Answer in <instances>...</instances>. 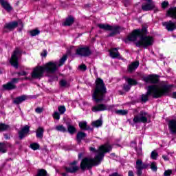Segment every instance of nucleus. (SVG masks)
Instances as JSON below:
<instances>
[{
	"instance_id": "f257e3e1",
	"label": "nucleus",
	"mask_w": 176,
	"mask_h": 176,
	"mask_svg": "<svg viewBox=\"0 0 176 176\" xmlns=\"http://www.w3.org/2000/svg\"><path fill=\"white\" fill-rule=\"evenodd\" d=\"M89 150L91 152H96L97 155L95 156L94 159L87 157L82 159L80 164L81 170H89V168H91L93 166H98V164H100L102 161V159H104L105 153L112 151V146L105 144L100 146L97 151H96V148L93 147H90Z\"/></svg>"
},
{
	"instance_id": "f03ea898",
	"label": "nucleus",
	"mask_w": 176,
	"mask_h": 176,
	"mask_svg": "<svg viewBox=\"0 0 176 176\" xmlns=\"http://www.w3.org/2000/svg\"><path fill=\"white\" fill-rule=\"evenodd\" d=\"M67 55H64L62 58L58 62H49L45 65L42 66L36 67L34 69L32 72V78L33 79H39L43 76V72L46 71L47 74H54L57 71L58 67H61L64 65L65 61H67Z\"/></svg>"
},
{
	"instance_id": "7ed1b4c3",
	"label": "nucleus",
	"mask_w": 176,
	"mask_h": 176,
	"mask_svg": "<svg viewBox=\"0 0 176 176\" xmlns=\"http://www.w3.org/2000/svg\"><path fill=\"white\" fill-rule=\"evenodd\" d=\"M171 89H173V85L168 84L148 86L147 93L142 96V101L146 102L149 99V96H152L153 98H160L163 96H168L171 93Z\"/></svg>"
},
{
	"instance_id": "20e7f679",
	"label": "nucleus",
	"mask_w": 176,
	"mask_h": 176,
	"mask_svg": "<svg viewBox=\"0 0 176 176\" xmlns=\"http://www.w3.org/2000/svg\"><path fill=\"white\" fill-rule=\"evenodd\" d=\"M140 36V40L135 42V45L138 47H148L153 45V37L142 36V31L141 30H135L132 34H129L126 41H137V38Z\"/></svg>"
},
{
	"instance_id": "39448f33",
	"label": "nucleus",
	"mask_w": 176,
	"mask_h": 176,
	"mask_svg": "<svg viewBox=\"0 0 176 176\" xmlns=\"http://www.w3.org/2000/svg\"><path fill=\"white\" fill-rule=\"evenodd\" d=\"M107 94V87L104 80L101 78H97L96 80V87L92 94V98L95 102L98 103L104 100V98Z\"/></svg>"
},
{
	"instance_id": "423d86ee",
	"label": "nucleus",
	"mask_w": 176,
	"mask_h": 176,
	"mask_svg": "<svg viewBox=\"0 0 176 176\" xmlns=\"http://www.w3.org/2000/svg\"><path fill=\"white\" fill-rule=\"evenodd\" d=\"M98 27L100 28V30H104L105 31H111L109 36H115L117 34H120L122 31L124 30V28L120 26H112L108 24H99Z\"/></svg>"
},
{
	"instance_id": "0eeeda50",
	"label": "nucleus",
	"mask_w": 176,
	"mask_h": 176,
	"mask_svg": "<svg viewBox=\"0 0 176 176\" xmlns=\"http://www.w3.org/2000/svg\"><path fill=\"white\" fill-rule=\"evenodd\" d=\"M151 118V116L144 111H142L138 115L135 116L133 118V122L137 123H146L148 122V119Z\"/></svg>"
},
{
	"instance_id": "6e6552de",
	"label": "nucleus",
	"mask_w": 176,
	"mask_h": 176,
	"mask_svg": "<svg viewBox=\"0 0 176 176\" xmlns=\"http://www.w3.org/2000/svg\"><path fill=\"white\" fill-rule=\"evenodd\" d=\"M21 55V50L16 48L10 60V63L14 68H19V56Z\"/></svg>"
},
{
	"instance_id": "1a4fd4ad",
	"label": "nucleus",
	"mask_w": 176,
	"mask_h": 176,
	"mask_svg": "<svg viewBox=\"0 0 176 176\" xmlns=\"http://www.w3.org/2000/svg\"><path fill=\"white\" fill-rule=\"evenodd\" d=\"M65 170L66 173H70L71 174H75L79 170V166H78V161H73L69 164V167L65 166Z\"/></svg>"
},
{
	"instance_id": "9d476101",
	"label": "nucleus",
	"mask_w": 176,
	"mask_h": 176,
	"mask_svg": "<svg viewBox=\"0 0 176 176\" xmlns=\"http://www.w3.org/2000/svg\"><path fill=\"white\" fill-rule=\"evenodd\" d=\"M149 164H146V163H143L142 160H138L136 161V169L138 170V176H141L142 175V170L145 169V168H148Z\"/></svg>"
},
{
	"instance_id": "9b49d317",
	"label": "nucleus",
	"mask_w": 176,
	"mask_h": 176,
	"mask_svg": "<svg viewBox=\"0 0 176 176\" xmlns=\"http://www.w3.org/2000/svg\"><path fill=\"white\" fill-rule=\"evenodd\" d=\"M76 54L78 56H81L82 57H87V56H90L91 52H90V49L89 47H78L76 52Z\"/></svg>"
},
{
	"instance_id": "f8f14e48",
	"label": "nucleus",
	"mask_w": 176,
	"mask_h": 176,
	"mask_svg": "<svg viewBox=\"0 0 176 176\" xmlns=\"http://www.w3.org/2000/svg\"><path fill=\"white\" fill-rule=\"evenodd\" d=\"M19 25H21V27H23L22 22L17 23L16 21H14L6 23L4 26V32H8V30H8V31H13V30H14V28H16Z\"/></svg>"
},
{
	"instance_id": "ddd939ff",
	"label": "nucleus",
	"mask_w": 176,
	"mask_h": 176,
	"mask_svg": "<svg viewBox=\"0 0 176 176\" xmlns=\"http://www.w3.org/2000/svg\"><path fill=\"white\" fill-rule=\"evenodd\" d=\"M112 108H113V106H112V105L107 107L104 104H98V105L92 107V111L93 112H98L100 111H107V109H108L109 111H111L112 109Z\"/></svg>"
},
{
	"instance_id": "4468645a",
	"label": "nucleus",
	"mask_w": 176,
	"mask_h": 176,
	"mask_svg": "<svg viewBox=\"0 0 176 176\" xmlns=\"http://www.w3.org/2000/svg\"><path fill=\"white\" fill-rule=\"evenodd\" d=\"M143 80L146 82V83H157L159 82V78L156 75H150L143 78Z\"/></svg>"
},
{
	"instance_id": "2eb2a0df",
	"label": "nucleus",
	"mask_w": 176,
	"mask_h": 176,
	"mask_svg": "<svg viewBox=\"0 0 176 176\" xmlns=\"http://www.w3.org/2000/svg\"><path fill=\"white\" fill-rule=\"evenodd\" d=\"M126 82H127L128 85H124V90H125V91H129V90L131 89V86H135V85H137V80L133 78H126Z\"/></svg>"
},
{
	"instance_id": "dca6fc26",
	"label": "nucleus",
	"mask_w": 176,
	"mask_h": 176,
	"mask_svg": "<svg viewBox=\"0 0 176 176\" xmlns=\"http://www.w3.org/2000/svg\"><path fill=\"white\" fill-rule=\"evenodd\" d=\"M162 25L164 27H166L168 31H174V30H176V22L173 23L169 21L168 22H164Z\"/></svg>"
},
{
	"instance_id": "f3484780",
	"label": "nucleus",
	"mask_w": 176,
	"mask_h": 176,
	"mask_svg": "<svg viewBox=\"0 0 176 176\" xmlns=\"http://www.w3.org/2000/svg\"><path fill=\"white\" fill-rule=\"evenodd\" d=\"M118 50V48H111L109 50V53L111 58H120V54Z\"/></svg>"
},
{
	"instance_id": "a211bd4d",
	"label": "nucleus",
	"mask_w": 176,
	"mask_h": 176,
	"mask_svg": "<svg viewBox=\"0 0 176 176\" xmlns=\"http://www.w3.org/2000/svg\"><path fill=\"white\" fill-rule=\"evenodd\" d=\"M28 133H30V126L26 125L19 132L20 140H23L24 137H26Z\"/></svg>"
},
{
	"instance_id": "6ab92c4d",
	"label": "nucleus",
	"mask_w": 176,
	"mask_h": 176,
	"mask_svg": "<svg viewBox=\"0 0 176 176\" xmlns=\"http://www.w3.org/2000/svg\"><path fill=\"white\" fill-rule=\"evenodd\" d=\"M168 129L172 134L176 133V120H170L168 123Z\"/></svg>"
},
{
	"instance_id": "aec40b11",
	"label": "nucleus",
	"mask_w": 176,
	"mask_h": 176,
	"mask_svg": "<svg viewBox=\"0 0 176 176\" xmlns=\"http://www.w3.org/2000/svg\"><path fill=\"white\" fill-rule=\"evenodd\" d=\"M0 3L1 4V6H3V8L7 10V12H10V10H12V9H13L12 8V6H10V4H9V3L5 0H0Z\"/></svg>"
},
{
	"instance_id": "412c9836",
	"label": "nucleus",
	"mask_w": 176,
	"mask_h": 176,
	"mask_svg": "<svg viewBox=\"0 0 176 176\" xmlns=\"http://www.w3.org/2000/svg\"><path fill=\"white\" fill-rule=\"evenodd\" d=\"M140 66V63L139 62H133L131 63L129 66L128 71L129 72H133V71H135L137 68Z\"/></svg>"
},
{
	"instance_id": "4be33fe9",
	"label": "nucleus",
	"mask_w": 176,
	"mask_h": 176,
	"mask_svg": "<svg viewBox=\"0 0 176 176\" xmlns=\"http://www.w3.org/2000/svg\"><path fill=\"white\" fill-rule=\"evenodd\" d=\"M28 99V96L23 95L21 96L17 97L14 100V104H21L23 101Z\"/></svg>"
},
{
	"instance_id": "5701e85b",
	"label": "nucleus",
	"mask_w": 176,
	"mask_h": 176,
	"mask_svg": "<svg viewBox=\"0 0 176 176\" xmlns=\"http://www.w3.org/2000/svg\"><path fill=\"white\" fill-rule=\"evenodd\" d=\"M3 90H13L16 89V85L12 82H9L6 85H3Z\"/></svg>"
},
{
	"instance_id": "b1692460",
	"label": "nucleus",
	"mask_w": 176,
	"mask_h": 176,
	"mask_svg": "<svg viewBox=\"0 0 176 176\" xmlns=\"http://www.w3.org/2000/svg\"><path fill=\"white\" fill-rule=\"evenodd\" d=\"M74 21H75V19H74V17L69 16L68 18L66 19L65 22L63 23V25H65V26L72 25Z\"/></svg>"
},
{
	"instance_id": "393cba45",
	"label": "nucleus",
	"mask_w": 176,
	"mask_h": 176,
	"mask_svg": "<svg viewBox=\"0 0 176 176\" xmlns=\"http://www.w3.org/2000/svg\"><path fill=\"white\" fill-rule=\"evenodd\" d=\"M167 14L173 19H176V7L168 10Z\"/></svg>"
},
{
	"instance_id": "a878e982",
	"label": "nucleus",
	"mask_w": 176,
	"mask_h": 176,
	"mask_svg": "<svg viewBox=\"0 0 176 176\" xmlns=\"http://www.w3.org/2000/svg\"><path fill=\"white\" fill-rule=\"evenodd\" d=\"M8 151V144L0 143V152L1 153H6Z\"/></svg>"
},
{
	"instance_id": "bb28decb",
	"label": "nucleus",
	"mask_w": 176,
	"mask_h": 176,
	"mask_svg": "<svg viewBox=\"0 0 176 176\" xmlns=\"http://www.w3.org/2000/svg\"><path fill=\"white\" fill-rule=\"evenodd\" d=\"M43 131H44L43 128L38 127V129L36 131L37 138H43Z\"/></svg>"
},
{
	"instance_id": "cd10ccee",
	"label": "nucleus",
	"mask_w": 176,
	"mask_h": 176,
	"mask_svg": "<svg viewBox=\"0 0 176 176\" xmlns=\"http://www.w3.org/2000/svg\"><path fill=\"white\" fill-rule=\"evenodd\" d=\"M85 137H86V133H85L83 132H78L77 133V136H76L77 141L78 142H80L82 141V140H83V138H85Z\"/></svg>"
},
{
	"instance_id": "c85d7f7f",
	"label": "nucleus",
	"mask_w": 176,
	"mask_h": 176,
	"mask_svg": "<svg viewBox=\"0 0 176 176\" xmlns=\"http://www.w3.org/2000/svg\"><path fill=\"white\" fill-rule=\"evenodd\" d=\"M67 131L69 134H74L76 132V128L75 126L68 124L67 125Z\"/></svg>"
},
{
	"instance_id": "c756f323",
	"label": "nucleus",
	"mask_w": 176,
	"mask_h": 176,
	"mask_svg": "<svg viewBox=\"0 0 176 176\" xmlns=\"http://www.w3.org/2000/svg\"><path fill=\"white\" fill-rule=\"evenodd\" d=\"M79 127L81 128L82 130H89V127H87V122H79Z\"/></svg>"
},
{
	"instance_id": "7c9ffc66",
	"label": "nucleus",
	"mask_w": 176,
	"mask_h": 176,
	"mask_svg": "<svg viewBox=\"0 0 176 176\" xmlns=\"http://www.w3.org/2000/svg\"><path fill=\"white\" fill-rule=\"evenodd\" d=\"M92 126H94V127H100V126H102V121L101 120L94 121L92 122Z\"/></svg>"
},
{
	"instance_id": "2f4dec72",
	"label": "nucleus",
	"mask_w": 176,
	"mask_h": 176,
	"mask_svg": "<svg viewBox=\"0 0 176 176\" xmlns=\"http://www.w3.org/2000/svg\"><path fill=\"white\" fill-rule=\"evenodd\" d=\"M56 130H57V131H61L62 133H67V129L65 128V126H63V125H58L56 126Z\"/></svg>"
},
{
	"instance_id": "473e14b6",
	"label": "nucleus",
	"mask_w": 176,
	"mask_h": 176,
	"mask_svg": "<svg viewBox=\"0 0 176 176\" xmlns=\"http://www.w3.org/2000/svg\"><path fill=\"white\" fill-rule=\"evenodd\" d=\"M41 32L38 29L33 30L30 32L31 36H36V35H39Z\"/></svg>"
},
{
	"instance_id": "72a5a7b5",
	"label": "nucleus",
	"mask_w": 176,
	"mask_h": 176,
	"mask_svg": "<svg viewBox=\"0 0 176 176\" xmlns=\"http://www.w3.org/2000/svg\"><path fill=\"white\" fill-rule=\"evenodd\" d=\"M47 172L46 170L44 169H40L38 170L37 176H47Z\"/></svg>"
},
{
	"instance_id": "f704fd0d",
	"label": "nucleus",
	"mask_w": 176,
	"mask_h": 176,
	"mask_svg": "<svg viewBox=\"0 0 176 176\" xmlns=\"http://www.w3.org/2000/svg\"><path fill=\"white\" fill-rule=\"evenodd\" d=\"M60 85L61 87H69V84H68L65 80H61Z\"/></svg>"
},
{
	"instance_id": "c9c22d12",
	"label": "nucleus",
	"mask_w": 176,
	"mask_h": 176,
	"mask_svg": "<svg viewBox=\"0 0 176 176\" xmlns=\"http://www.w3.org/2000/svg\"><path fill=\"white\" fill-rule=\"evenodd\" d=\"M9 127V125L0 123V131H5L6 130H8Z\"/></svg>"
},
{
	"instance_id": "e433bc0d",
	"label": "nucleus",
	"mask_w": 176,
	"mask_h": 176,
	"mask_svg": "<svg viewBox=\"0 0 176 176\" xmlns=\"http://www.w3.org/2000/svg\"><path fill=\"white\" fill-rule=\"evenodd\" d=\"M58 111H59L60 115H63V113H65L67 109H65V106H59L58 107Z\"/></svg>"
},
{
	"instance_id": "4c0bfd02",
	"label": "nucleus",
	"mask_w": 176,
	"mask_h": 176,
	"mask_svg": "<svg viewBox=\"0 0 176 176\" xmlns=\"http://www.w3.org/2000/svg\"><path fill=\"white\" fill-rule=\"evenodd\" d=\"M116 113L117 115H127V110H117L116 111Z\"/></svg>"
},
{
	"instance_id": "58836bf2",
	"label": "nucleus",
	"mask_w": 176,
	"mask_h": 176,
	"mask_svg": "<svg viewBox=\"0 0 176 176\" xmlns=\"http://www.w3.org/2000/svg\"><path fill=\"white\" fill-rule=\"evenodd\" d=\"M30 148H32L33 149V151H36L39 148V144L38 143L31 144Z\"/></svg>"
},
{
	"instance_id": "ea45409f",
	"label": "nucleus",
	"mask_w": 176,
	"mask_h": 176,
	"mask_svg": "<svg viewBox=\"0 0 176 176\" xmlns=\"http://www.w3.org/2000/svg\"><path fill=\"white\" fill-rule=\"evenodd\" d=\"M151 168L153 171H157V165L156 164V162L151 163Z\"/></svg>"
},
{
	"instance_id": "a19ab883",
	"label": "nucleus",
	"mask_w": 176,
	"mask_h": 176,
	"mask_svg": "<svg viewBox=\"0 0 176 176\" xmlns=\"http://www.w3.org/2000/svg\"><path fill=\"white\" fill-rule=\"evenodd\" d=\"M151 159H153L154 160H156V158L158 156L157 152H156V151H153L151 152Z\"/></svg>"
},
{
	"instance_id": "79ce46f5",
	"label": "nucleus",
	"mask_w": 176,
	"mask_h": 176,
	"mask_svg": "<svg viewBox=\"0 0 176 176\" xmlns=\"http://www.w3.org/2000/svg\"><path fill=\"white\" fill-rule=\"evenodd\" d=\"M53 118H54V119H56V120H60V113H58V112H57V111H55L54 113Z\"/></svg>"
},
{
	"instance_id": "37998d69",
	"label": "nucleus",
	"mask_w": 176,
	"mask_h": 176,
	"mask_svg": "<svg viewBox=\"0 0 176 176\" xmlns=\"http://www.w3.org/2000/svg\"><path fill=\"white\" fill-rule=\"evenodd\" d=\"M172 173H173V171L171 170H166L164 173V176H170V175H171Z\"/></svg>"
},
{
	"instance_id": "c03bdc74",
	"label": "nucleus",
	"mask_w": 176,
	"mask_h": 176,
	"mask_svg": "<svg viewBox=\"0 0 176 176\" xmlns=\"http://www.w3.org/2000/svg\"><path fill=\"white\" fill-rule=\"evenodd\" d=\"M35 112L36 113H42V112H43V108H41V107H37L36 109H35Z\"/></svg>"
},
{
	"instance_id": "a18cd8bd",
	"label": "nucleus",
	"mask_w": 176,
	"mask_h": 176,
	"mask_svg": "<svg viewBox=\"0 0 176 176\" xmlns=\"http://www.w3.org/2000/svg\"><path fill=\"white\" fill-rule=\"evenodd\" d=\"M162 6L163 9H166V8H167V6H168V2H167V1H164V2L162 3Z\"/></svg>"
},
{
	"instance_id": "49530a36",
	"label": "nucleus",
	"mask_w": 176,
	"mask_h": 176,
	"mask_svg": "<svg viewBox=\"0 0 176 176\" xmlns=\"http://www.w3.org/2000/svg\"><path fill=\"white\" fill-rule=\"evenodd\" d=\"M79 68L80 69H81V71H86L87 67H86L85 65H81L79 66Z\"/></svg>"
},
{
	"instance_id": "de8ad7c7",
	"label": "nucleus",
	"mask_w": 176,
	"mask_h": 176,
	"mask_svg": "<svg viewBox=\"0 0 176 176\" xmlns=\"http://www.w3.org/2000/svg\"><path fill=\"white\" fill-rule=\"evenodd\" d=\"M27 75V73L25 72H21L18 73L19 76H25Z\"/></svg>"
},
{
	"instance_id": "09e8293b",
	"label": "nucleus",
	"mask_w": 176,
	"mask_h": 176,
	"mask_svg": "<svg viewBox=\"0 0 176 176\" xmlns=\"http://www.w3.org/2000/svg\"><path fill=\"white\" fill-rule=\"evenodd\" d=\"M19 80V78H12L11 83H13V85H14V83H17Z\"/></svg>"
},
{
	"instance_id": "8fccbe9b",
	"label": "nucleus",
	"mask_w": 176,
	"mask_h": 176,
	"mask_svg": "<svg viewBox=\"0 0 176 176\" xmlns=\"http://www.w3.org/2000/svg\"><path fill=\"white\" fill-rule=\"evenodd\" d=\"M128 176H134V172H133V170H129L128 173Z\"/></svg>"
},
{
	"instance_id": "3c124183",
	"label": "nucleus",
	"mask_w": 176,
	"mask_h": 176,
	"mask_svg": "<svg viewBox=\"0 0 176 176\" xmlns=\"http://www.w3.org/2000/svg\"><path fill=\"white\" fill-rule=\"evenodd\" d=\"M162 159H164V160H165V161L169 160L168 157L166 155H162Z\"/></svg>"
},
{
	"instance_id": "603ef678",
	"label": "nucleus",
	"mask_w": 176,
	"mask_h": 176,
	"mask_svg": "<svg viewBox=\"0 0 176 176\" xmlns=\"http://www.w3.org/2000/svg\"><path fill=\"white\" fill-rule=\"evenodd\" d=\"M41 56H43V57H46V56H47V53L46 52V51H44L43 53L41 54Z\"/></svg>"
},
{
	"instance_id": "864d4df0",
	"label": "nucleus",
	"mask_w": 176,
	"mask_h": 176,
	"mask_svg": "<svg viewBox=\"0 0 176 176\" xmlns=\"http://www.w3.org/2000/svg\"><path fill=\"white\" fill-rule=\"evenodd\" d=\"M82 157H83V153H80L78 154V159H82Z\"/></svg>"
},
{
	"instance_id": "5fc2aeb1",
	"label": "nucleus",
	"mask_w": 176,
	"mask_h": 176,
	"mask_svg": "<svg viewBox=\"0 0 176 176\" xmlns=\"http://www.w3.org/2000/svg\"><path fill=\"white\" fill-rule=\"evenodd\" d=\"M109 176H120V175L118 174V173H114L110 175Z\"/></svg>"
},
{
	"instance_id": "6e6d98bb",
	"label": "nucleus",
	"mask_w": 176,
	"mask_h": 176,
	"mask_svg": "<svg viewBox=\"0 0 176 176\" xmlns=\"http://www.w3.org/2000/svg\"><path fill=\"white\" fill-rule=\"evenodd\" d=\"M62 176H68V174L65 173H61Z\"/></svg>"
},
{
	"instance_id": "4d7b16f0",
	"label": "nucleus",
	"mask_w": 176,
	"mask_h": 176,
	"mask_svg": "<svg viewBox=\"0 0 176 176\" xmlns=\"http://www.w3.org/2000/svg\"><path fill=\"white\" fill-rule=\"evenodd\" d=\"M5 137H6V140H8V137L6 135H5Z\"/></svg>"
},
{
	"instance_id": "13d9d810",
	"label": "nucleus",
	"mask_w": 176,
	"mask_h": 176,
	"mask_svg": "<svg viewBox=\"0 0 176 176\" xmlns=\"http://www.w3.org/2000/svg\"><path fill=\"white\" fill-rule=\"evenodd\" d=\"M34 1H39V0H34Z\"/></svg>"
}]
</instances>
